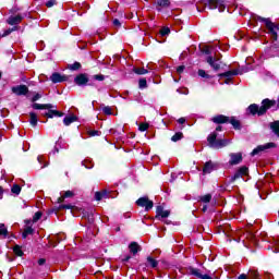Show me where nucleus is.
<instances>
[{"instance_id": "nucleus-48", "label": "nucleus", "mask_w": 279, "mask_h": 279, "mask_svg": "<svg viewBox=\"0 0 279 279\" xmlns=\"http://www.w3.org/2000/svg\"><path fill=\"white\" fill-rule=\"evenodd\" d=\"M184 69H185L184 65L178 66V68H177V73H179V75H180L181 73H184Z\"/></svg>"}, {"instance_id": "nucleus-56", "label": "nucleus", "mask_w": 279, "mask_h": 279, "mask_svg": "<svg viewBox=\"0 0 279 279\" xmlns=\"http://www.w3.org/2000/svg\"><path fill=\"white\" fill-rule=\"evenodd\" d=\"M179 93H181V95H189V89H183V90H181Z\"/></svg>"}, {"instance_id": "nucleus-57", "label": "nucleus", "mask_w": 279, "mask_h": 279, "mask_svg": "<svg viewBox=\"0 0 279 279\" xmlns=\"http://www.w3.org/2000/svg\"><path fill=\"white\" fill-rule=\"evenodd\" d=\"M0 199H3V187L0 186Z\"/></svg>"}, {"instance_id": "nucleus-59", "label": "nucleus", "mask_w": 279, "mask_h": 279, "mask_svg": "<svg viewBox=\"0 0 279 279\" xmlns=\"http://www.w3.org/2000/svg\"><path fill=\"white\" fill-rule=\"evenodd\" d=\"M60 150L58 149V147H54L52 154H58Z\"/></svg>"}, {"instance_id": "nucleus-32", "label": "nucleus", "mask_w": 279, "mask_h": 279, "mask_svg": "<svg viewBox=\"0 0 279 279\" xmlns=\"http://www.w3.org/2000/svg\"><path fill=\"white\" fill-rule=\"evenodd\" d=\"M70 71H80L82 69V63L80 62H74L73 64L68 65Z\"/></svg>"}, {"instance_id": "nucleus-29", "label": "nucleus", "mask_w": 279, "mask_h": 279, "mask_svg": "<svg viewBox=\"0 0 279 279\" xmlns=\"http://www.w3.org/2000/svg\"><path fill=\"white\" fill-rule=\"evenodd\" d=\"M156 3L160 8H169V5H171V2L169 0H157Z\"/></svg>"}, {"instance_id": "nucleus-40", "label": "nucleus", "mask_w": 279, "mask_h": 279, "mask_svg": "<svg viewBox=\"0 0 279 279\" xmlns=\"http://www.w3.org/2000/svg\"><path fill=\"white\" fill-rule=\"evenodd\" d=\"M138 86H140L141 89L147 88V80L141 78V80L138 81Z\"/></svg>"}, {"instance_id": "nucleus-31", "label": "nucleus", "mask_w": 279, "mask_h": 279, "mask_svg": "<svg viewBox=\"0 0 279 279\" xmlns=\"http://www.w3.org/2000/svg\"><path fill=\"white\" fill-rule=\"evenodd\" d=\"M11 193H13V195H21V185L13 184L11 187Z\"/></svg>"}, {"instance_id": "nucleus-51", "label": "nucleus", "mask_w": 279, "mask_h": 279, "mask_svg": "<svg viewBox=\"0 0 279 279\" xmlns=\"http://www.w3.org/2000/svg\"><path fill=\"white\" fill-rule=\"evenodd\" d=\"M99 131H89V136H99Z\"/></svg>"}, {"instance_id": "nucleus-60", "label": "nucleus", "mask_w": 279, "mask_h": 279, "mask_svg": "<svg viewBox=\"0 0 279 279\" xmlns=\"http://www.w3.org/2000/svg\"><path fill=\"white\" fill-rule=\"evenodd\" d=\"M221 130H222L221 125L216 128V132H221Z\"/></svg>"}, {"instance_id": "nucleus-50", "label": "nucleus", "mask_w": 279, "mask_h": 279, "mask_svg": "<svg viewBox=\"0 0 279 279\" xmlns=\"http://www.w3.org/2000/svg\"><path fill=\"white\" fill-rule=\"evenodd\" d=\"M114 27H121V22L118 19L113 20Z\"/></svg>"}, {"instance_id": "nucleus-2", "label": "nucleus", "mask_w": 279, "mask_h": 279, "mask_svg": "<svg viewBox=\"0 0 279 279\" xmlns=\"http://www.w3.org/2000/svg\"><path fill=\"white\" fill-rule=\"evenodd\" d=\"M255 21H259L260 23H264V25L268 29V34H270L272 40H278L279 25L271 22L270 19H265V17H260V16H255Z\"/></svg>"}, {"instance_id": "nucleus-21", "label": "nucleus", "mask_w": 279, "mask_h": 279, "mask_svg": "<svg viewBox=\"0 0 279 279\" xmlns=\"http://www.w3.org/2000/svg\"><path fill=\"white\" fill-rule=\"evenodd\" d=\"M73 195H75L72 191H66L64 192V194L62 196H60L58 198V204H62V202H64V199L69 198V197H73Z\"/></svg>"}, {"instance_id": "nucleus-6", "label": "nucleus", "mask_w": 279, "mask_h": 279, "mask_svg": "<svg viewBox=\"0 0 279 279\" xmlns=\"http://www.w3.org/2000/svg\"><path fill=\"white\" fill-rule=\"evenodd\" d=\"M272 147H276L275 143H267L264 145H259L253 149V151L251 153V156H260L263 151H267V149H272Z\"/></svg>"}, {"instance_id": "nucleus-39", "label": "nucleus", "mask_w": 279, "mask_h": 279, "mask_svg": "<svg viewBox=\"0 0 279 279\" xmlns=\"http://www.w3.org/2000/svg\"><path fill=\"white\" fill-rule=\"evenodd\" d=\"M13 252H14V254H16V256H23V251L21 250V246H19V245H15L13 247Z\"/></svg>"}, {"instance_id": "nucleus-41", "label": "nucleus", "mask_w": 279, "mask_h": 279, "mask_svg": "<svg viewBox=\"0 0 279 279\" xmlns=\"http://www.w3.org/2000/svg\"><path fill=\"white\" fill-rule=\"evenodd\" d=\"M43 217V213L37 211L35 213L34 217H33V221L36 223V221H39V219Z\"/></svg>"}, {"instance_id": "nucleus-64", "label": "nucleus", "mask_w": 279, "mask_h": 279, "mask_svg": "<svg viewBox=\"0 0 279 279\" xmlns=\"http://www.w3.org/2000/svg\"><path fill=\"white\" fill-rule=\"evenodd\" d=\"M205 53H210V50L208 48L205 49Z\"/></svg>"}, {"instance_id": "nucleus-33", "label": "nucleus", "mask_w": 279, "mask_h": 279, "mask_svg": "<svg viewBox=\"0 0 279 279\" xmlns=\"http://www.w3.org/2000/svg\"><path fill=\"white\" fill-rule=\"evenodd\" d=\"M12 32H16V27L9 28V29L4 31L3 34H0V39H1V38H5V36H10V34H11Z\"/></svg>"}, {"instance_id": "nucleus-18", "label": "nucleus", "mask_w": 279, "mask_h": 279, "mask_svg": "<svg viewBox=\"0 0 279 279\" xmlns=\"http://www.w3.org/2000/svg\"><path fill=\"white\" fill-rule=\"evenodd\" d=\"M33 108H34V110H51L53 108V105H51V104H46V105L34 104Z\"/></svg>"}, {"instance_id": "nucleus-62", "label": "nucleus", "mask_w": 279, "mask_h": 279, "mask_svg": "<svg viewBox=\"0 0 279 279\" xmlns=\"http://www.w3.org/2000/svg\"><path fill=\"white\" fill-rule=\"evenodd\" d=\"M130 256H126L123 260H124V263H128V260H130Z\"/></svg>"}, {"instance_id": "nucleus-17", "label": "nucleus", "mask_w": 279, "mask_h": 279, "mask_svg": "<svg viewBox=\"0 0 279 279\" xmlns=\"http://www.w3.org/2000/svg\"><path fill=\"white\" fill-rule=\"evenodd\" d=\"M21 21H23V16L21 15H13V16H10L7 21V23L9 25H19V23H21Z\"/></svg>"}, {"instance_id": "nucleus-9", "label": "nucleus", "mask_w": 279, "mask_h": 279, "mask_svg": "<svg viewBox=\"0 0 279 279\" xmlns=\"http://www.w3.org/2000/svg\"><path fill=\"white\" fill-rule=\"evenodd\" d=\"M229 165H241L243 162V154L242 153H231L230 155Z\"/></svg>"}, {"instance_id": "nucleus-53", "label": "nucleus", "mask_w": 279, "mask_h": 279, "mask_svg": "<svg viewBox=\"0 0 279 279\" xmlns=\"http://www.w3.org/2000/svg\"><path fill=\"white\" fill-rule=\"evenodd\" d=\"M40 97H43L40 94H36V95L33 97V101H38V99H40Z\"/></svg>"}, {"instance_id": "nucleus-15", "label": "nucleus", "mask_w": 279, "mask_h": 279, "mask_svg": "<svg viewBox=\"0 0 279 279\" xmlns=\"http://www.w3.org/2000/svg\"><path fill=\"white\" fill-rule=\"evenodd\" d=\"M217 169V163H213V161H207L203 168V173L206 175L207 173H213Z\"/></svg>"}, {"instance_id": "nucleus-19", "label": "nucleus", "mask_w": 279, "mask_h": 279, "mask_svg": "<svg viewBox=\"0 0 279 279\" xmlns=\"http://www.w3.org/2000/svg\"><path fill=\"white\" fill-rule=\"evenodd\" d=\"M109 194L107 191H102V192H96L95 193V199L96 202H101V199H108Z\"/></svg>"}, {"instance_id": "nucleus-43", "label": "nucleus", "mask_w": 279, "mask_h": 279, "mask_svg": "<svg viewBox=\"0 0 279 279\" xmlns=\"http://www.w3.org/2000/svg\"><path fill=\"white\" fill-rule=\"evenodd\" d=\"M239 173L242 175H247V167H242L238 170Z\"/></svg>"}, {"instance_id": "nucleus-27", "label": "nucleus", "mask_w": 279, "mask_h": 279, "mask_svg": "<svg viewBox=\"0 0 279 279\" xmlns=\"http://www.w3.org/2000/svg\"><path fill=\"white\" fill-rule=\"evenodd\" d=\"M270 129L272 132H275V134H277V136H279V121L270 123Z\"/></svg>"}, {"instance_id": "nucleus-16", "label": "nucleus", "mask_w": 279, "mask_h": 279, "mask_svg": "<svg viewBox=\"0 0 279 279\" xmlns=\"http://www.w3.org/2000/svg\"><path fill=\"white\" fill-rule=\"evenodd\" d=\"M190 274L192 276H196V278H201V279H213V277L208 276V275H202V272H199V269L197 268H190Z\"/></svg>"}, {"instance_id": "nucleus-4", "label": "nucleus", "mask_w": 279, "mask_h": 279, "mask_svg": "<svg viewBox=\"0 0 279 279\" xmlns=\"http://www.w3.org/2000/svg\"><path fill=\"white\" fill-rule=\"evenodd\" d=\"M214 123H231V125L234 128V130H241V122L236 120L234 117H226V116H216L211 119Z\"/></svg>"}, {"instance_id": "nucleus-24", "label": "nucleus", "mask_w": 279, "mask_h": 279, "mask_svg": "<svg viewBox=\"0 0 279 279\" xmlns=\"http://www.w3.org/2000/svg\"><path fill=\"white\" fill-rule=\"evenodd\" d=\"M45 117L53 119V117H62V113H60L58 110L50 109L48 112L45 113Z\"/></svg>"}, {"instance_id": "nucleus-42", "label": "nucleus", "mask_w": 279, "mask_h": 279, "mask_svg": "<svg viewBox=\"0 0 279 279\" xmlns=\"http://www.w3.org/2000/svg\"><path fill=\"white\" fill-rule=\"evenodd\" d=\"M102 112L105 113V114H108V116H110V114H112V108H110V107H104L102 108Z\"/></svg>"}, {"instance_id": "nucleus-36", "label": "nucleus", "mask_w": 279, "mask_h": 279, "mask_svg": "<svg viewBox=\"0 0 279 279\" xmlns=\"http://www.w3.org/2000/svg\"><path fill=\"white\" fill-rule=\"evenodd\" d=\"M159 34L160 36H169V34H171V29L169 27H162Z\"/></svg>"}, {"instance_id": "nucleus-45", "label": "nucleus", "mask_w": 279, "mask_h": 279, "mask_svg": "<svg viewBox=\"0 0 279 279\" xmlns=\"http://www.w3.org/2000/svg\"><path fill=\"white\" fill-rule=\"evenodd\" d=\"M59 208L65 209V210H71L73 208V206L72 205H60Z\"/></svg>"}, {"instance_id": "nucleus-44", "label": "nucleus", "mask_w": 279, "mask_h": 279, "mask_svg": "<svg viewBox=\"0 0 279 279\" xmlns=\"http://www.w3.org/2000/svg\"><path fill=\"white\" fill-rule=\"evenodd\" d=\"M94 80H97L98 82H104V80H106V77L101 74H96V75H94Z\"/></svg>"}, {"instance_id": "nucleus-22", "label": "nucleus", "mask_w": 279, "mask_h": 279, "mask_svg": "<svg viewBox=\"0 0 279 279\" xmlns=\"http://www.w3.org/2000/svg\"><path fill=\"white\" fill-rule=\"evenodd\" d=\"M75 121H77L76 116H68L63 119L64 125H71V123H75Z\"/></svg>"}, {"instance_id": "nucleus-14", "label": "nucleus", "mask_w": 279, "mask_h": 279, "mask_svg": "<svg viewBox=\"0 0 279 279\" xmlns=\"http://www.w3.org/2000/svg\"><path fill=\"white\" fill-rule=\"evenodd\" d=\"M156 218L157 219H167V217H169V215H171V211L169 210H165V208L162 206H157L156 208Z\"/></svg>"}, {"instance_id": "nucleus-26", "label": "nucleus", "mask_w": 279, "mask_h": 279, "mask_svg": "<svg viewBox=\"0 0 279 279\" xmlns=\"http://www.w3.org/2000/svg\"><path fill=\"white\" fill-rule=\"evenodd\" d=\"M147 263L148 266L151 267L153 269H156V267H158V260L154 259L151 256L147 257Z\"/></svg>"}, {"instance_id": "nucleus-28", "label": "nucleus", "mask_w": 279, "mask_h": 279, "mask_svg": "<svg viewBox=\"0 0 279 279\" xmlns=\"http://www.w3.org/2000/svg\"><path fill=\"white\" fill-rule=\"evenodd\" d=\"M198 76L205 80H213V75L207 74L203 69L198 70Z\"/></svg>"}, {"instance_id": "nucleus-49", "label": "nucleus", "mask_w": 279, "mask_h": 279, "mask_svg": "<svg viewBox=\"0 0 279 279\" xmlns=\"http://www.w3.org/2000/svg\"><path fill=\"white\" fill-rule=\"evenodd\" d=\"M243 174L241 172H235V174L232 177V180H239V178H241Z\"/></svg>"}, {"instance_id": "nucleus-63", "label": "nucleus", "mask_w": 279, "mask_h": 279, "mask_svg": "<svg viewBox=\"0 0 279 279\" xmlns=\"http://www.w3.org/2000/svg\"><path fill=\"white\" fill-rule=\"evenodd\" d=\"M275 252L278 253L279 252V244H277Z\"/></svg>"}, {"instance_id": "nucleus-54", "label": "nucleus", "mask_w": 279, "mask_h": 279, "mask_svg": "<svg viewBox=\"0 0 279 279\" xmlns=\"http://www.w3.org/2000/svg\"><path fill=\"white\" fill-rule=\"evenodd\" d=\"M238 279H250V278H247V275L242 274V275H240V276L238 277Z\"/></svg>"}, {"instance_id": "nucleus-20", "label": "nucleus", "mask_w": 279, "mask_h": 279, "mask_svg": "<svg viewBox=\"0 0 279 279\" xmlns=\"http://www.w3.org/2000/svg\"><path fill=\"white\" fill-rule=\"evenodd\" d=\"M10 232L8 231V228L5 225L0 223V239H8Z\"/></svg>"}, {"instance_id": "nucleus-13", "label": "nucleus", "mask_w": 279, "mask_h": 279, "mask_svg": "<svg viewBox=\"0 0 279 279\" xmlns=\"http://www.w3.org/2000/svg\"><path fill=\"white\" fill-rule=\"evenodd\" d=\"M206 62L214 69V71H219V69H221L219 60L213 58V56L207 57Z\"/></svg>"}, {"instance_id": "nucleus-30", "label": "nucleus", "mask_w": 279, "mask_h": 279, "mask_svg": "<svg viewBox=\"0 0 279 279\" xmlns=\"http://www.w3.org/2000/svg\"><path fill=\"white\" fill-rule=\"evenodd\" d=\"M129 247L132 254H138V243L132 242Z\"/></svg>"}, {"instance_id": "nucleus-55", "label": "nucleus", "mask_w": 279, "mask_h": 279, "mask_svg": "<svg viewBox=\"0 0 279 279\" xmlns=\"http://www.w3.org/2000/svg\"><path fill=\"white\" fill-rule=\"evenodd\" d=\"M46 262H47V260H46L45 258H40V259L38 260V265H45Z\"/></svg>"}, {"instance_id": "nucleus-61", "label": "nucleus", "mask_w": 279, "mask_h": 279, "mask_svg": "<svg viewBox=\"0 0 279 279\" xmlns=\"http://www.w3.org/2000/svg\"><path fill=\"white\" fill-rule=\"evenodd\" d=\"M206 210H208V206L205 205V206L203 207V213H206Z\"/></svg>"}, {"instance_id": "nucleus-58", "label": "nucleus", "mask_w": 279, "mask_h": 279, "mask_svg": "<svg viewBox=\"0 0 279 279\" xmlns=\"http://www.w3.org/2000/svg\"><path fill=\"white\" fill-rule=\"evenodd\" d=\"M37 160H38L39 163H43V156H38Z\"/></svg>"}, {"instance_id": "nucleus-34", "label": "nucleus", "mask_w": 279, "mask_h": 279, "mask_svg": "<svg viewBox=\"0 0 279 279\" xmlns=\"http://www.w3.org/2000/svg\"><path fill=\"white\" fill-rule=\"evenodd\" d=\"M211 199H213V195H210V194H206L201 197V202H204V204L210 203Z\"/></svg>"}, {"instance_id": "nucleus-8", "label": "nucleus", "mask_w": 279, "mask_h": 279, "mask_svg": "<svg viewBox=\"0 0 279 279\" xmlns=\"http://www.w3.org/2000/svg\"><path fill=\"white\" fill-rule=\"evenodd\" d=\"M234 75H239V70H230L225 73H220L218 74V77H226L225 84H231Z\"/></svg>"}, {"instance_id": "nucleus-35", "label": "nucleus", "mask_w": 279, "mask_h": 279, "mask_svg": "<svg viewBox=\"0 0 279 279\" xmlns=\"http://www.w3.org/2000/svg\"><path fill=\"white\" fill-rule=\"evenodd\" d=\"M33 233H34V229H32V227H28L24 230V232L22 233V236L23 239H27V235Z\"/></svg>"}, {"instance_id": "nucleus-38", "label": "nucleus", "mask_w": 279, "mask_h": 279, "mask_svg": "<svg viewBox=\"0 0 279 279\" xmlns=\"http://www.w3.org/2000/svg\"><path fill=\"white\" fill-rule=\"evenodd\" d=\"M171 141L173 143H178V141H182V133H175L172 137Z\"/></svg>"}, {"instance_id": "nucleus-10", "label": "nucleus", "mask_w": 279, "mask_h": 279, "mask_svg": "<svg viewBox=\"0 0 279 279\" xmlns=\"http://www.w3.org/2000/svg\"><path fill=\"white\" fill-rule=\"evenodd\" d=\"M12 93L17 96L27 95V93H29V89L27 88V85H17L12 87Z\"/></svg>"}, {"instance_id": "nucleus-46", "label": "nucleus", "mask_w": 279, "mask_h": 279, "mask_svg": "<svg viewBox=\"0 0 279 279\" xmlns=\"http://www.w3.org/2000/svg\"><path fill=\"white\" fill-rule=\"evenodd\" d=\"M46 5L48 8H53L56 5V0H49L48 2H46Z\"/></svg>"}, {"instance_id": "nucleus-7", "label": "nucleus", "mask_w": 279, "mask_h": 279, "mask_svg": "<svg viewBox=\"0 0 279 279\" xmlns=\"http://www.w3.org/2000/svg\"><path fill=\"white\" fill-rule=\"evenodd\" d=\"M137 206L145 208V210H151L154 208V202L147 197H141L136 201Z\"/></svg>"}, {"instance_id": "nucleus-47", "label": "nucleus", "mask_w": 279, "mask_h": 279, "mask_svg": "<svg viewBox=\"0 0 279 279\" xmlns=\"http://www.w3.org/2000/svg\"><path fill=\"white\" fill-rule=\"evenodd\" d=\"M250 278H251V279H256V278H258V271H251V272H250Z\"/></svg>"}, {"instance_id": "nucleus-52", "label": "nucleus", "mask_w": 279, "mask_h": 279, "mask_svg": "<svg viewBox=\"0 0 279 279\" xmlns=\"http://www.w3.org/2000/svg\"><path fill=\"white\" fill-rule=\"evenodd\" d=\"M178 123H180L181 125H184V123H186V119L185 118H180L178 120Z\"/></svg>"}, {"instance_id": "nucleus-23", "label": "nucleus", "mask_w": 279, "mask_h": 279, "mask_svg": "<svg viewBox=\"0 0 279 279\" xmlns=\"http://www.w3.org/2000/svg\"><path fill=\"white\" fill-rule=\"evenodd\" d=\"M29 123L33 128H36V125H38V116H36V113L31 112L29 113Z\"/></svg>"}, {"instance_id": "nucleus-11", "label": "nucleus", "mask_w": 279, "mask_h": 279, "mask_svg": "<svg viewBox=\"0 0 279 279\" xmlns=\"http://www.w3.org/2000/svg\"><path fill=\"white\" fill-rule=\"evenodd\" d=\"M74 83L77 86H86L88 84V75L87 74H78L75 78H74Z\"/></svg>"}, {"instance_id": "nucleus-3", "label": "nucleus", "mask_w": 279, "mask_h": 279, "mask_svg": "<svg viewBox=\"0 0 279 279\" xmlns=\"http://www.w3.org/2000/svg\"><path fill=\"white\" fill-rule=\"evenodd\" d=\"M207 141H208L209 147H213L214 149H221L230 145L229 140H217V133L215 132L207 137Z\"/></svg>"}, {"instance_id": "nucleus-37", "label": "nucleus", "mask_w": 279, "mask_h": 279, "mask_svg": "<svg viewBox=\"0 0 279 279\" xmlns=\"http://www.w3.org/2000/svg\"><path fill=\"white\" fill-rule=\"evenodd\" d=\"M138 130H140V132H147V130H149V124L148 123H141L138 125Z\"/></svg>"}, {"instance_id": "nucleus-5", "label": "nucleus", "mask_w": 279, "mask_h": 279, "mask_svg": "<svg viewBox=\"0 0 279 279\" xmlns=\"http://www.w3.org/2000/svg\"><path fill=\"white\" fill-rule=\"evenodd\" d=\"M202 5L208 8V10H219V12H226L225 0H203Z\"/></svg>"}, {"instance_id": "nucleus-12", "label": "nucleus", "mask_w": 279, "mask_h": 279, "mask_svg": "<svg viewBox=\"0 0 279 279\" xmlns=\"http://www.w3.org/2000/svg\"><path fill=\"white\" fill-rule=\"evenodd\" d=\"M50 81H51L52 84H60L62 82H66V76H64V75H62L58 72H54L50 76Z\"/></svg>"}, {"instance_id": "nucleus-25", "label": "nucleus", "mask_w": 279, "mask_h": 279, "mask_svg": "<svg viewBox=\"0 0 279 279\" xmlns=\"http://www.w3.org/2000/svg\"><path fill=\"white\" fill-rule=\"evenodd\" d=\"M133 73H135L136 75H147L149 71L145 68H134Z\"/></svg>"}, {"instance_id": "nucleus-1", "label": "nucleus", "mask_w": 279, "mask_h": 279, "mask_svg": "<svg viewBox=\"0 0 279 279\" xmlns=\"http://www.w3.org/2000/svg\"><path fill=\"white\" fill-rule=\"evenodd\" d=\"M272 106H276V101L269 100V99H264L262 101L260 107H258V105H256V104H253L247 108V111L251 114H258V117H263V114H265V112H267L269 110V108H271Z\"/></svg>"}]
</instances>
